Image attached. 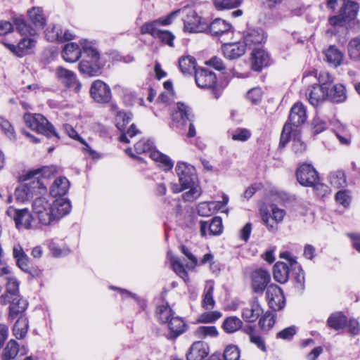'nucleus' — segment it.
Returning a JSON list of instances; mask_svg holds the SVG:
<instances>
[{
	"instance_id": "obj_12",
	"label": "nucleus",
	"mask_w": 360,
	"mask_h": 360,
	"mask_svg": "<svg viewBox=\"0 0 360 360\" xmlns=\"http://www.w3.org/2000/svg\"><path fill=\"white\" fill-rule=\"evenodd\" d=\"M281 257L288 260L290 265V277L294 283L295 287L298 290H302L304 287V275L300 265L297 262L296 258L289 252H284L281 254Z\"/></svg>"
},
{
	"instance_id": "obj_34",
	"label": "nucleus",
	"mask_w": 360,
	"mask_h": 360,
	"mask_svg": "<svg viewBox=\"0 0 360 360\" xmlns=\"http://www.w3.org/2000/svg\"><path fill=\"white\" fill-rule=\"evenodd\" d=\"M265 39L262 30H250L244 37L243 42L246 47L252 49L254 46L264 42Z\"/></svg>"
},
{
	"instance_id": "obj_22",
	"label": "nucleus",
	"mask_w": 360,
	"mask_h": 360,
	"mask_svg": "<svg viewBox=\"0 0 360 360\" xmlns=\"http://www.w3.org/2000/svg\"><path fill=\"white\" fill-rule=\"evenodd\" d=\"M224 56L230 60L236 59L244 55L246 46L243 41L224 43L222 46Z\"/></svg>"
},
{
	"instance_id": "obj_61",
	"label": "nucleus",
	"mask_w": 360,
	"mask_h": 360,
	"mask_svg": "<svg viewBox=\"0 0 360 360\" xmlns=\"http://www.w3.org/2000/svg\"><path fill=\"white\" fill-rule=\"evenodd\" d=\"M224 360H238L240 358V352L237 346L228 345L224 352Z\"/></svg>"
},
{
	"instance_id": "obj_51",
	"label": "nucleus",
	"mask_w": 360,
	"mask_h": 360,
	"mask_svg": "<svg viewBox=\"0 0 360 360\" xmlns=\"http://www.w3.org/2000/svg\"><path fill=\"white\" fill-rule=\"evenodd\" d=\"M131 114L127 113L124 111H119L117 112L115 122L117 128L120 131H124L126 129V126L129 123L131 120Z\"/></svg>"
},
{
	"instance_id": "obj_39",
	"label": "nucleus",
	"mask_w": 360,
	"mask_h": 360,
	"mask_svg": "<svg viewBox=\"0 0 360 360\" xmlns=\"http://www.w3.org/2000/svg\"><path fill=\"white\" fill-rule=\"evenodd\" d=\"M13 25L15 26L16 30L22 35L34 36L36 33V28L28 23L22 17H14L12 18Z\"/></svg>"
},
{
	"instance_id": "obj_21",
	"label": "nucleus",
	"mask_w": 360,
	"mask_h": 360,
	"mask_svg": "<svg viewBox=\"0 0 360 360\" xmlns=\"http://www.w3.org/2000/svg\"><path fill=\"white\" fill-rule=\"evenodd\" d=\"M209 33L214 37H224L226 35H232L233 30L231 24L226 21L216 18L210 25H208Z\"/></svg>"
},
{
	"instance_id": "obj_35",
	"label": "nucleus",
	"mask_w": 360,
	"mask_h": 360,
	"mask_svg": "<svg viewBox=\"0 0 360 360\" xmlns=\"http://www.w3.org/2000/svg\"><path fill=\"white\" fill-rule=\"evenodd\" d=\"M323 54L326 61L334 67L340 65L344 57L343 53L335 46H330Z\"/></svg>"
},
{
	"instance_id": "obj_33",
	"label": "nucleus",
	"mask_w": 360,
	"mask_h": 360,
	"mask_svg": "<svg viewBox=\"0 0 360 360\" xmlns=\"http://www.w3.org/2000/svg\"><path fill=\"white\" fill-rule=\"evenodd\" d=\"M56 172V167L53 165L43 167L39 169L30 170L26 174V180H34L41 182L40 177L49 178Z\"/></svg>"
},
{
	"instance_id": "obj_46",
	"label": "nucleus",
	"mask_w": 360,
	"mask_h": 360,
	"mask_svg": "<svg viewBox=\"0 0 360 360\" xmlns=\"http://www.w3.org/2000/svg\"><path fill=\"white\" fill-rule=\"evenodd\" d=\"M243 322L237 316H229L224 319L222 328L227 333H233L241 328Z\"/></svg>"
},
{
	"instance_id": "obj_20",
	"label": "nucleus",
	"mask_w": 360,
	"mask_h": 360,
	"mask_svg": "<svg viewBox=\"0 0 360 360\" xmlns=\"http://www.w3.org/2000/svg\"><path fill=\"white\" fill-rule=\"evenodd\" d=\"M6 303L10 304L8 315V321L13 322L17 317L27 316L25 311L28 307V302L25 299L22 297H14V299L6 301Z\"/></svg>"
},
{
	"instance_id": "obj_58",
	"label": "nucleus",
	"mask_w": 360,
	"mask_h": 360,
	"mask_svg": "<svg viewBox=\"0 0 360 360\" xmlns=\"http://www.w3.org/2000/svg\"><path fill=\"white\" fill-rule=\"evenodd\" d=\"M221 316V313L218 311H212L202 314L198 319L199 323H213Z\"/></svg>"
},
{
	"instance_id": "obj_14",
	"label": "nucleus",
	"mask_w": 360,
	"mask_h": 360,
	"mask_svg": "<svg viewBox=\"0 0 360 360\" xmlns=\"http://www.w3.org/2000/svg\"><path fill=\"white\" fill-rule=\"evenodd\" d=\"M184 30L189 32H205L208 24L194 11H190L184 20Z\"/></svg>"
},
{
	"instance_id": "obj_2",
	"label": "nucleus",
	"mask_w": 360,
	"mask_h": 360,
	"mask_svg": "<svg viewBox=\"0 0 360 360\" xmlns=\"http://www.w3.org/2000/svg\"><path fill=\"white\" fill-rule=\"evenodd\" d=\"M84 59L79 64L80 72L94 77L101 74L100 53L94 45L86 40L82 42Z\"/></svg>"
},
{
	"instance_id": "obj_5",
	"label": "nucleus",
	"mask_w": 360,
	"mask_h": 360,
	"mask_svg": "<svg viewBox=\"0 0 360 360\" xmlns=\"http://www.w3.org/2000/svg\"><path fill=\"white\" fill-rule=\"evenodd\" d=\"M153 148V142L150 139H141L134 145V150L136 153H150L151 159L155 162H160V166L165 171L170 170L174 166L172 160L160 151L152 150Z\"/></svg>"
},
{
	"instance_id": "obj_28",
	"label": "nucleus",
	"mask_w": 360,
	"mask_h": 360,
	"mask_svg": "<svg viewBox=\"0 0 360 360\" xmlns=\"http://www.w3.org/2000/svg\"><path fill=\"white\" fill-rule=\"evenodd\" d=\"M84 41V40H82L81 43ZM81 46L82 48H80L78 44L73 42L67 44L62 51L63 58L68 63L76 62L80 58L82 53H83L82 44Z\"/></svg>"
},
{
	"instance_id": "obj_15",
	"label": "nucleus",
	"mask_w": 360,
	"mask_h": 360,
	"mask_svg": "<svg viewBox=\"0 0 360 360\" xmlns=\"http://www.w3.org/2000/svg\"><path fill=\"white\" fill-rule=\"evenodd\" d=\"M266 300L269 307L274 311L281 310L285 305V297L282 290L275 284H271L266 292Z\"/></svg>"
},
{
	"instance_id": "obj_57",
	"label": "nucleus",
	"mask_w": 360,
	"mask_h": 360,
	"mask_svg": "<svg viewBox=\"0 0 360 360\" xmlns=\"http://www.w3.org/2000/svg\"><path fill=\"white\" fill-rule=\"evenodd\" d=\"M297 332V328L295 326H290L277 333L276 338L290 340L296 335Z\"/></svg>"
},
{
	"instance_id": "obj_25",
	"label": "nucleus",
	"mask_w": 360,
	"mask_h": 360,
	"mask_svg": "<svg viewBox=\"0 0 360 360\" xmlns=\"http://www.w3.org/2000/svg\"><path fill=\"white\" fill-rule=\"evenodd\" d=\"M56 75L58 79L67 87L75 86L76 91L80 89L81 84L77 82L76 75L72 71L60 66L56 70Z\"/></svg>"
},
{
	"instance_id": "obj_27",
	"label": "nucleus",
	"mask_w": 360,
	"mask_h": 360,
	"mask_svg": "<svg viewBox=\"0 0 360 360\" xmlns=\"http://www.w3.org/2000/svg\"><path fill=\"white\" fill-rule=\"evenodd\" d=\"M270 57L267 52L261 49H254L252 53V68L255 71H260L269 64Z\"/></svg>"
},
{
	"instance_id": "obj_54",
	"label": "nucleus",
	"mask_w": 360,
	"mask_h": 360,
	"mask_svg": "<svg viewBox=\"0 0 360 360\" xmlns=\"http://www.w3.org/2000/svg\"><path fill=\"white\" fill-rule=\"evenodd\" d=\"M172 265L173 270L175 273L181 277L185 282H188L189 280L188 274L186 271L184 265L177 257H172L170 259Z\"/></svg>"
},
{
	"instance_id": "obj_63",
	"label": "nucleus",
	"mask_w": 360,
	"mask_h": 360,
	"mask_svg": "<svg viewBox=\"0 0 360 360\" xmlns=\"http://www.w3.org/2000/svg\"><path fill=\"white\" fill-rule=\"evenodd\" d=\"M122 134L119 137V140L123 143H129V137L133 138L134 136L140 133V131L136 128L134 124H131L127 131H121Z\"/></svg>"
},
{
	"instance_id": "obj_52",
	"label": "nucleus",
	"mask_w": 360,
	"mask_h": 360,
	"mask_svg": "<svg viewBox=\"0 0 360 360\" xmlns=\"http://www.w3.org/2000/svg\"><path fill=\"white\" fill-rule=\"evenodd\" d=\"M330 182L335 188H345L347 185L346 175L342 171H336L330 176Z\"/></svg>"
},
{
	"instance_id": "obj_10",
	"label": "nucleus",
	"mask_w": 360,
	"mask_h": 360,
	"mask_svg": "<svg viewBox=\"0 0 360 360\" xmlns=\"http://www.w3.org/2000/svg\"><path fill=\"white\" fill-rule=\"evenodd\" d=\"M6 214L8 217L12 219L15 224V227L18 229H28L31 227V221L33 217L29 210L25 209H15L13 206H10Z\"/></svg>"
},
{
	"instance_id": "obj_47",
	"label": "nucleus",
	"mask_w": 360,
	"mask_h": 360,
	"mask_svg": "<svg viewBox=\"0 0 360 360\" xmlns=\"http://www.w3.org/2000/svg\"><path fill=\"white\" fill-rule=\"evenodd\" d=\"M276 315L274 312L267 311L259 321V328L263 331H269L276 323Z\"/></svg>"
},
{
	"instance_id": "obj_7",
	"label": "nucleus",
	"mask_w": 360,
	"mask_h": 360,
	"mask_svg": "<svg viewBox=\"0 0 360 360\" xmlns=\"http://www.w3.org/2000/svg\"><path fill=\"white\" fill-rule=\"evenodd\" d=\"M195 81L198 87L210 89L213 96L217 99L221 94V90L216 86L217 77L214 72L206 69L199 68L195 71Z\"/></svg>"
},
{
	"instance_id": "obj_37",
	"label": "nucleus",
	"mask_w": 360,
	"mask_h": 360,
	"mask_svg": "<svg viewBox=\"0 0 360 360\" xmlns=\"http://www.w3.org/2000/svg\"><path fill=\"white\" fill-rule=\"evenodd\" d=\"M29 21L32 24V27L36 28V32L38 30L42 29L46 24V19L40 8H32L28 11Z\"/></svg>"
},
{
	"instance_id": "obj_32",
	"label": "nucleus",
	"mask_w": 360,
	"mask_h": 360,
	"mask_svg": "<svg viewBox=\"0 0 360 360\" xmlns=\"http://www.w3.org/2000/svg\"><path fill=\"white\" fill-rule=\"evenodd\" d=\"M166 323H167L168 328L170 330L167 336L169 339H176L185 331L186 324L182 319L179 316H173Z\"/></svg>"
},
{
	"instance_id": "obj_29",
	"label": "nucleus",
	"mask_w": 360,
	"mask_h": 360,
	"mask_svg": "<svg viewBox=\"0 0 360 360\" xmlns=\"http://www.w3.org/2000/svg\"><path fill=\"white\" fill-rule=\"evenodd\" d=\"M290 265L288 260L287 263L278 262L274 266V278L281 283H285L290 278Z\"/></svg>"
},
{
	"instance_id": "obj_31",
	"label": "nucleus",
	"mask_w": 360,
	"mask_h": 360,
	"mask_svg": "<svg viewBox=\"0 0 360 360\" xmlns=\"http://www.w3.org/2000/svg\"><path fill=\"white\" fill-rule=\"evenodd\" d=\"M208 354L207 347L203 342H195L186 354L188 360H202Z\"/></svg>"
},
{
	"instance_id": "obj_49",
	"label": "nucleus",
	"mask_w": 360,
	"mask_h": 360,
	"mask_svg": "<svg viewBox=\"0 0 360 360\" xmlns=\"http://www.w3.org/2000/svg\"><path fill=\"white\" fill-rule=\"evenodd\" d=\"M349 58L354 60H360V37L352 38L347 46Z\"/></svg>"
},
{
	"instance_id": "obj_62",
	"label": "nucleus",
	"mask_w": 360,
	"mask_h": 360,
	"mask_svg": "<svg viewBox=\"0 0 360 360\" xmlns=\"http://www.w3.org/2000/svg\"><path fill=\"white\" fill-rule=\"evenodd\" d=\"M222 220L219 217H214L209 224V231L212 235H219L222 232Z\"/></svg>"
},
{
	"instance_id": "obj_45",
	"label": "nucleus",
	"mask_w": 360,
	"mask_h": 360,
	"mask_svg": "<svg viewBox=\"0 0 360 360\" xmlns=\"http://www.w3.org/2000/svg\"><path fill=\"white\" fill-rule=\"evenodd\" d=\"M155 316L160 323H166L174 316V312L166 303L157 307Z\"/></svg>"
},
{
	"instance_id": "obj_26",
	"label": "nucleus",
	"mask_w": 360,
	"mask_h": 360,
	"mask_svg": "<svg viewBox=\"0 0 360 360\" xmlns=\"http://www.w3.org/2000/svg\"><path fill=\"white\" fill-rule=\"evenodd\" d=\"M264 310L255 298L242 311L243 319L248 323H254L263 314Z\"/></svg>"
},
{
	"instance_id": "obj_53",
	"label": "nucleus",
	"mask_w": 360,
	"mask_h": 360,
	"mask_svg": "<svg viewBox=\"0 0 360 360\" xmlns=\"http://www.w3.org/2000/svg\"><path fill=\"white\" fill-rule=\"evenodd\" d=\"M335 202L344 207L345 208H347L349 207L352 202V195L351 192L348 190H341L339 191L335 196Z\"/></svg>"
},
{
	"instance_id": "obj_4",
	"label": "nucleus",
	"mask_w": 360,
	"mask_h": 360,
	"mask_svg": "<svg viewBox=\"0 0 360 360\" xmlns=\"http://www.w3.org/2000/svg\"><path fill=\"white\" fill-rule=\"evenodd\" d=\"M23 120L32 130L44 134L47 138L54 137L56 140L60 139V136L53 125L42 115L25 113Z\"/></svg>"
},
{
	"instance_id": "obj_64",
	"label": "nucleus",
	"mask_w": 360,
	"mask_h": 360,
	"mask_svg": "<svg viewBox=\"0 0 360 360\" xmlns=\"http://www.w3.org/2000/svg\"><path fill=\"white\" fill-rule=\"evenodd\" d=\"M0 127L9 139H12L15 138L14 129L7 120L0 118Z\"/></svg>"
},
{
	"instance_id": "obj_60",
	"label": "nucleus",
	"mask_w": 360,
	"mask_h": 360,
	"mask_svg": "<svg viewBox=\"0 0 360 360\" xmlns=\"http://www.w3.org/2000/svg\"><path fill=\"white\" fill-rule=\"evenodd\" d=\"M251 136L250 130L245 128H237L231 134V138L234 141H246Z\"/></svg>"
},
{
	"instance_id": "obj_11",
	"label": "nucleus",
	"mask_w": 360,
	"mask_h": 360,
	"mask_svg": "<svg viewBox=\"0 0 360 360\" xmlns=\"http://www.w3.org/2000/svg\"><path fill=\"white\" fill-rule=\"evenodd\" d=\"M89 92L93 100L100 104L108 103L112 98L110 86L100 79L91 84Z\"/></svg>"
},
{
	"instance_id": "obj_36",
	"label": "nucleus",
	"mask_w": 360,
	"mask_h": 360,
	"mask_svg": "<svg viewBox=\"0 0 360 360\" xmlns=\"http://www.w3.org/2000/svg\"><path fill=\"white\" fill-rule=\"evenodd\" d=\"M15 322L13 327V335L17 339L24 338L29 329V321L27 316H21L15 319Z\"/></svg>"
},
{
	"instance_id": "obj_42",
	"label": "nucleus",
	"mask_w": 360,
	"mask_h": 360,
	"mask_svg": "<svg viewBox=\"0 0 360 360\" xmlns=\"http://www.w3.org/2000/svg\"><path fill=\"white\" fill-rule=\"evenodd\" d=\"M14 297H21L19 295V283L15 278H10L7 283L6 292L2 295L3 303L14 299Z\"/></svg>"
},
{
	"instance_id": "obj_43",
	"label": "nucleus",
	"mask_w": 360,
	"mask_h": 360,
	"mask_svg": "<svg viewBox=\"0 0 360 360\" xmlns=\"http://www.w3.org/2000/svg\"><path fill=\"white\" fill-rule=\"evenodd\" d=\"M20 352L18 343L15 340H11L7 343L1 354L2 360L13 359Z\"/></svg>"
},
{
	"instance_id": "obj_56",
	"label": "nucleus",
	"mask_w": 360,
	"mask_h": 360,
	"mask_svg": "<svg viewBox=\"0 0 360 360\" xmlns=\"http://www.w3.org/2000/svg\"><path fill=\"white\" fill-rule=\"evenodd\" d=\"M62 30L60 26L53 25L49 27L45 31V37L49 41H59V38L61 37Z\"/></svg>"
},
{
	"instance_id": "obj_44",
	"label": "nucleus",
	"mask_w": 360,
	"mask_h": 360,
	"mask_svg": "<svg viewBox=\"0 0 360 360\" xmlns=\"http://www.w3.org/2000/svg\"><path fill=\"white\" fill-rule=\"evenodd\" d=\"M63 129L69 137L82 143L84 146V150L87 151L94 157V155L96 154V152L91 148L88 143L78 134L76 130L70 124H65L63 125Z\"/></svg>"
},
{
	"instance_id": "obj_55",
	"label": "nucleus",
	"mask_w": 360,
	"mask_h": 360,
	"mask_svg": "<svg viewBox=\"0 0 360 360\" xmlns=\"http://www.w3.org/2000/svg\"><path fill=\"white\" fill-rule=\"evenodd\" d=\"M241 0H214V5L217 10L231 9L239 6Z\"/></svg>"
},
{
	"instance_id": "obj_41",
	"label": "nucleus",
	"mask_w": 360,
	"mask_h": 360,
	"mask_svg": "<svg viewBox=\"0 0 360 360\" xmlns=\"http://www.w3.org/2000/svg\"><path fill=\"white\" fill-rule=\"evenodd\" d=\"M333 82L334 78L329 72H321L318 77L319 90L320 92V94L318 96H323L334 84Z\"/></svg>"
},
{
	"instance_id": "obj_1",
	"label": "nucleus",
	"mask_w": 360,
	"mask_h": 360,
	"mask_svg": "<svg viewBox=\"0 0 360 360\" xmlns=\"http://www.w3.org/2000/svg\"><path fill=\"white\" fill-rule=\"evenodd\" d=\"M180 10L171 12L165 18H159L150 22H145L140 27L141 34H150L154 38L159 39L162 43L170 47L174 46V35L168 30H162L160 26H166L172 24L174 17Z\"/></svg>"
},
{
	"instance_id": "obj_17",
	"label": "nucleus",
	"mask_w": 360,
	"mask_h": 360,
	"mask_svg": "<svg viewBox=\"0 0 360 360\" xmlns=\"http://www.w3.org/2000/svg\"><path fill=\"white\" fill-rule=\"evenodd\" d=\"M172 120L177 124V127H181L187 125V122L191 121L193 118L191 109L185 103L179 102L176 104V109L171 114Z\"/></svg>"
},
{
	"instance_id": "obj_19",
	"label": "nucleus",
	"mask_w": 360,
	"mask_h": 360,
	"mask_svg": "<svg viewBox=\"0 0 360 360\" xmlns=\"http://www.w3.org/2000/svg\"><path fill=\"white\" fill-rule=\"evenodd\" d=\"M298 182L304 186L315 188V168L310 164H302L296 172Z\"/></svg>"
},
{
	"instance_id": "obj_9",
	"label": "nucleus",
	"mask_w": 360,
	"mask_h": 360,
	"mask_svg": "<svg viewBox=\"0 0 360 360\" xmlns=\"http://www.w3.org/2000/svg\"><path fill=\"white\" fill-rule=\"evenodd\" d=\"M175 170L181 186V188L178 192L191 187L195 179V167L187 162H179L176 164Z\"/></svg>"
},
{
	"instance_id": "obj_16",
	"label": "nucleus",
	"mask_w": 360,
	"mask_h": 360,
	"mask_svg": "<svg viewBox=\"0 0 360 360\" xmlns=\"http://www.w3.org/2000/svg\"><path fill=\"white\" fill-rule=\"evenodd\" d=\"M346 99V89L342 84H334L323 96H316V102L328 100L333 103H342Z\"/></svg>"
},
{
	"instance_id": "obj_24",
	"label": "nucleus",
	"mask_w": 360,
	"mask_h": 360,
	"mask_svg": "<svg viewBox=\"0 0 360 360\" xmlns=\"http://www.w3.org/2000/svg\"><path fill=\"white\" fill-rule=\"evenodd\" d=\"M291 139L292 140L291 146L292 151L297 157L301 156L307 150L306 143L301 139V131H299L298 134H290L288 139L285 142V143H283L282 142L281 133L279 141V148H285Z\"/></svg>"
},
{
	"instance_id": "obj_23",
	"label": "nucleus",
	"mask_w": 360,
	"mask_h": 360,
	"mask_svg": "<svg viewBox=\"0 0 360 360\" xmlns=\"http://www.w3.org/2000/svg\"><path fill=\"white\" fill-rule=\"evenodd\" d=\"M51 205L53 208V221L68 214L72 208L70 200L64 198H58L52 200Z\"/></svg>"
},
{
	"instance_id": "obj_48",
	"label": "nucleus",
	"mask_w": 360,
	"mask_h": 360,
	"mask_svg": "<svg viewBox=\"0 0 360 360\" xmlns=\"http://www.w3.org/2000/svg\"><path fill=\"white\" fill-rule=\"evenodd\" d=\"M328 324L335 330H340L345 327L347 318L341 312H337L330 315L328 319Z\"/></svg>"
},
{
	"instance_id": "obj_6",
	"label": "nucleus",
	"mask_w": 360,
	"mask_h": 360,
	"mask_svg": "<svg viewBox=\"0 0 360 360\" xmlns=\"http://www.w3.org/2000/svg\"><path fill=\"white\" fill-rule=\"evenodd\" d=\"M32 215L43 225H49L53 221V208L51 202L45 197H39L34 200L32 205Z\"/></svg>"
},
{
	"instance_id": "obj_59",
	"label": "nucleus",
	"mask_w": 360,
	"mask_h": 360,
	"mask_svg": "<svg viewBox=\"0 0 360 360\" xmlns=\"http://www.w3.org/2000/svg\"><path fill=\"white\" fill-rule=\"evenodd\" d=\"M214 286L211 285L207 287L202 300V307L205 309H212L215 301L213 298Z\"/></svg>"
},
{
	"instance_id": "obj_30",
	"label": "nucleus",
	"mask_w": 360,
	"mask_h": 360,
	"mask_svg": "<svg viewBox=\"0 0 360 360\" xmlns=\"http://www.w3.org/2000/svg\"><path fill=\"white\" fill-rule=\"evenodd\" d=\"M70 188V181L66 177L60 176L55 179L50 187V195L54 198H62Z\"/></svg>"
},
{
	"instance_id": "obj_13",
	"label": "nucleus",
	"mask_w": 360,
	"mask_h": 360,
	"mask_svg": "<svg viewBox=\"0 0 360 360\" xmlns=\"http://www.w3.org/2000/svg\"><path fill=\"white\" fill-rule=\"evenodd\" d=\"M270 281V274L266 269L259 268L253 271L251 274V287L252 291L257 294H263L265 289L267 290Z\"/></svg>"
},
{
	"instance_id": "obj_18",
	"label": "nucleus",
	"mask_w": 360,
	"mask_h": 360,
	"mask_svg": "<svg viewBox=\"0 0 360 360\" xmlns=\"http://www.w3.org/2000/svg\"><path fill=\"white\" fill-rule=\"evenodd\" d=\"M1 43L14 55L22 57L32 53V49L35 46L36 41L32 38H22L17 45L6 43L1 41Z\"/></svg>"
},
{
	"instance_id": "obj_8",
	"label": "nucleus",
	"mask_w": 360,
	"mask_h": 360,
	"mask_svg": "<svg viewBox=\"0 0 360 360\" xmlns=\"http://www.w3.org/2000/svg\"><path fill=\"white\" fill-rule=\"evenodd\" d=\"M28 183L20 185L15 190V197L18 202H23L32 198L37 192H45L46 186L39 181L30 180Z\"/></svg>"
},
{
	"instance_id": "obj_50",
	"label": "nucleus",
	"mask_w": 360,
	"mask_h": 360,
	"mask_svg": "<svg viewBox=\"0 0 360 360\" xmlns=\"http://www.w3.org/2000/svg\"><path fill=\"white\" fill-rule=\"evenodd\" d=\"M218 330L215 326H200L194 332V335L200 339L207 337L215 338L218 335Z\"/></svg>"
},
{
	"instance_id": "obj_40",
	"label": "nucleus",
	"mask_w": 360,
	"mask_h": 360,
	"mask_svg": "<svg viewBox=\"0 0 360 360\" xmlns=\"http://www.w3.org/2000/svg\"><path fill=\"white\" fill-rule=\"evenodd\" d=\"M358 4L354 1H347L341 8L340 17L344 22L354 20L357 14Z\"/></svg>"
},
{
	"instance_id": "obj_38",
	"label": "nucleus",
	"mask_w": 360,
	"mask_h": 360,
	"mask_svg": "<svg viewBox=\"0 0 360 360\" xmlns=\"http://www.w3.org/2000/svg\"><path fill=\"white\" fill-rule=\"evenodd\" d=\"M196 60L191 56H182L179 58V68L185 75H191L195 71Z\"/></svg>"
},
{
	"instance_id": "obj_3",
	"label": "nucleus",
	"mask_w": 360,
	"mask_h": 360,
	"mask_svg": "<svg viewBox=\"0 0 360 360\" xmlns=\"http://www.w3.org/2000/svg\"><path fill=\"white\" fill-rule=\"evenodd\" d=\"M307 119V110L304 105L297 102L290 108L288 120L282 129V142L285 143L288 139L290 134H298L301 131L299 128Z\"/></svg>"
}]
</instances>
